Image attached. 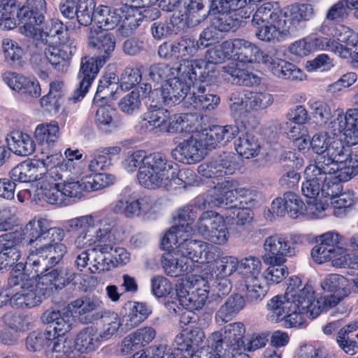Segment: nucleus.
<instances>
[{
	"instance_id": "46",
	"label": "nucleus",
	"mask_w": 358,
	"mask_h": 358,
	"mask_svg": "<svg viewBox=\"0 0 358 358\" xmlns=\"http://www.w3.org/2000/svg\"><path fill=\"white\" fill-rule=\"evenodd\" d=\"M177 301L182 307L189 310H201L206 303L208 294L187 289L184 283L176 285Z\"/></svg>"
},
{
	"instance_id": "38",
	"label": "nucleus",
	"mask_w": 358,
	"mask_h": 358,
	"mask_svg": "<svg viewBox=\"0 0 358 358\" xmlns=\"http://www.w3.org/2000/svg\"><path fill=\"white\" fill-rule=\"evenodd\" d=\"M343 150L344 157L337 159L331 169L337 171L341 181H348L358 174V151L352 152L349 146L345 145Z\"/></svg>"
},
{
	"instance_id": "41",
	"label": "nucleus",
	"mask_w": 358,
	"mask_h": 358,
	"mask_svg": "<svg viewBox=\"0 0 358 358\" xmlns=\"http://www.w3.org/2000/svg\"><path fill=\"white\" fill-rule=\"evenodd\" d=\"M103 343V341L99 334V327L94 325L80 330L75 338L76 349L81 353L95 352Z\"/></svg>"
},
{
	"instance_id": "5",
	"label": "nucleus",
	"mask_w": 358,
	"mask_h": 358,
	"mask_svg": "<svg viewBox=\"0 0 358 358\" xmlns=\"http://www.w3.org/2000/svg\"><path fill=\"white\" fill-rule=\"evenodd\" d=\"M312 296L311 288L303 287L299 278L290 277L285 294L267 301V320L275 323L281 322L285 328L303 326L307 318H316L310 307Z\"/></svg>"
},
{
	"instance_id": "44",
	"label": "nucleus",
	"mask_w": 358,
	"mask_h": 358,
	"mask_svg": "<svg viewBox=\"0 0 358 358\" xmlns=\"http://www.w3.org/2000/svg\"><path fill=\"white\" fill-rule=\"evenodd\" d=\"M221 76L227 82L239 85L252 86L261 80L257 75L238 68L237 64L234 62L222 66Z\"/></svg>"
},
{
	"instance_id": "52",
	"label": "nucleus",
	"mask_w": 358,
	"mask_h": 358,
	"mask_svg": "<svg viewBox=\"0 0 358 358\" xmlns=\"http://www.w3.org/2000/svg\"><path fill=\"white\" fill-rule=\"evenodd\" d=\"M141 0H122L120 11L124 16L123 28L134 29L139 26L142 20Z\"/></svg>"
},
{
	"instance_id": "12",
	"label": "nucleus",
	"mask_w": 358,
	"mask_h": 358,
	"mask_svg": "<svg viewBox=\"0 0 358 358\" xmlns=\"http://www.w3.org/2000/svg\"><path fill=\"white\" fill-rule=\"evenodd\" d=\"M349 280L344 276L338 274L331 273L327 275L320 282V287L324 292L331 293L329 296L321 295L317 296L315 289L313 285L306 284L303 287H309L313 291V299L311 306L313 313L316 317L321 313L327 311L337 306L341 301L350 294L348 289Z\"/></svg>"
},
{
	"instance_id": "39",
	"label": "nucleus",
	"mask_w": 358,
	"mask_h": 358,
	"mask_svg": "<svg viewBox=\"0 0 358 358\" xmlns=\"http://www.w3.org/2000/svg\"><path fill=\"white\" fill-rule=\"evenodd\" d=\"M234 57L240 62L251 63L255 61L263 64L267 52L261 50L255 44L241 38H234Z\"/></svg>"
},
{
	"instance_id": "53",
	"label": "nucleus",
	"mask_w": 358,
	"mask_h": 358,
	"mask_svg": "<svg viewBox=\"0 0 358 358\" xmlns=\"http://www.w3.org/2000/svg\"><path fill=\"white\" fill-rule=\"evenodd\" d=\"M216 14L212 19L213 27L220 31L236 30L241 24L242 19L246 18L241 13H230L229 11H212Z\"/></svg>"
},
{
	"instance_id": "54",
	"label": "nucleus",
	"mask_w": 358,
	"mask_h": 358,
	"mask_svg": "<svg viewBox=\"0 0 358 358\" xmlns=\"http://www.w3.org/2000/svg\"><path fill=\"white\" fill-rule=\"evenodd\" d=\"M215 253L217 250L213 246ZM217 254L214 259L215 263L209 266L210 277L213 278H227L232 275L238 268L239 261L234 256H224L216 259ZM212 262V261L210 262Z\"/></svg>"
},
{
	"instance_id": "63",
	"label": "nucleus",
	"mask_w": 358,
	"mask_h": 358,
	"mask_svg": "<svg viewBox=\"0 0 358 358\" xmlns=\"http://www.w3.org/2000/svg\"><path fill=\"white\" fill-rule=\"evenodd\" d=\"M34 135L39 144L50 145L59 138V125L55 122L40 124L36 127Z\"/></svg>"
},
{
	"instance_id": "36",
	"label": "nucleus",
	"mask_w": 358,
	"mask_h": 358,
	"mask_svg": "<svg viewBox=\"0 0 358 358\" xmlns=\"http://www.w3.org/2000/svg\"><path fill=\"white\" fill-rule=\"evenodd\" d=\"M203 3L198 0H182V10L177 13L185 28L195 27L207 17L210 11L203 10Z\"/></svg>"
},
{
	"instance_id": "16",
	"label": "nucleus",
	"mask_w": 358,
	"mask_h": 358,
	"mask_svg": "<svg viewBox=\"0 0 358 358\" xmlns=\"http://www.w3.org/2000/svg\"><path fill=\"white\" fill-rule=\"evenodd\" d=\"M24 239L30 245L43 242L48 244L61 243L65 236L64 230L53 226V221L47 217H37L30 220L23 230Z\"/></svg>"
},
{
	"instance_id": "14",
	"label": "nucleus",
	"mask_w": 358,
	"mask_h": 358,
	"mask_svg": "<svg viewBox=\"0 0 358 358\" xmlns=\"http://www.w3.org/2000/svg\"><path fill=\"white\" fill-rule=\"evenodd\" d=\"M213 199L206 200L210 206L234 209L239 205H250L256 199L257 193L250 189L236 187L233 181L225 180L218 182L213 189Z\"/></svg>"
},
{
	"instance_id": "22",
	"label": "nucleus",
	"mask_w": 358,
	"mask_h": 358,
	"mask_svg": "<svg viewBox=\"0 0 358 358\" xmlns=\"http://www.w3.org/2000/svg\"><path fill=\"white\" fill-rule=\"evenodd\" d=\"M343 147L342 141L334 139L327 132L314 134L310 141L312 151L321 155L314 162H320L323 167L328 169L334 166L337 159L344 157Z\"/></svg>"
},
{
	"instance_id": "8",
	"label": "nucleus",
	"mask_w": 358,
	"mask_h": 358,
	"mask_svg": "<svg viewBox=\"0 0 358 358\" xmlns=\"http://www.w3.org/2000/svg\"><path fill=\"white\" fill-rule=\"evenodd\" d=\"M176 41L180 62L173 66L165 64L152 65V74L159 78L167 75L177 74L180 71L182 73H187L189 79L196 78V69H200V60L192 59V58L197 57L200 50L196 40L189 36H185Z\"/></svg>"
},
{
	"instance_id": "43",
	"label": "nucleus",
	"mask_w": 358,
	"mask_h": 358,
	"mask_svg": "<svg viewBox=\"0 0 358 358\" xmlns=\"http://www.w3.org/2000/svg\"><path fill=\"white\" fill-rule=\"evenodd\" d=\"M122 325L127 330L134 329L145 321L152 313V308L145 303L130 301L125 305Z\"/></svg>"
},
{
	"instance_id": "30",
	"label": "nucleus",
	"mask_w": 358,
	"mask_h": 358,
	"mask_svg": "<svg viewBox=\"0 0 358 358\" xmlns=\"http://www.w3.org/2000/svg\"><path fill=\"white\" fill-rule=\"evenodd\" d=\"M44 323L51 324L50 329L48 331L54 333L56 338H62L65 344L68 346L66 355L70 353L72 350L71 341L65 337V334L69 332L72 326V317L70 313H61L52 310H47L44 312L41 317Z\"/></svg>"
},
{
	"instance_id": "23",
	"label": "nucleus",
	"mask_w": 358,
	"mask_h": 358,
	"mask_svg": "<svg viewBox=\"0 0 358 358\" xmlns=\"http://www.w3.org/2000/svg\"><path fill=\"white\" fill-rule=\"evenodd\" d=\"M66 252L67 247L62 243L45 244L29 255L25 265L28 268L32 266V271L41 275L47 266L57 264Z\"/></svg>"
},
{
	"instance_id": "35",
	"label": "nucleus",
	"mask_w": 358,
	"mask_h": 358,
	"mask_svg": "<svg viewBox=\"0 0 358 358\" xmlns=\"http://www.w3.org/2000/svg\"><path fill=\"white\" fill-rule=\"evenodd\" d=\"M71 306L78 320L83 324H89L96 320L95 313H92L99 309L103 306V301L97 296H84L72 301Z\"/></svg>"
},
{
	"instance_id": "1",
	"label": "nucleus",
	"mask_w": 358,
	"mask_h": 358,
	"mask_svg": "<svg viewBox=\"0 0 358 358\" xmlns=\"http://www.w3.org/2000/svg\"><path fill=\"white\" fill-rule=\"evenodd\" d=\"M69 230L77 229L78 234L75 245L78 249L93 246L94 256L91 262V273L108 271L113 261L106 255L113 252V258L119 265H127L131 260L130 252L123 247L115 246L124 238L123 227L113 229L108 220L98 213H93L69 219Z\"/></svg>"
},
{
	"instance_id": "13",
	"label": "nucleus",
	"mask_w": 358,
	"mask_h": 358,
	"mask_svg": "<svg viewBox=\"0 0 358 358\" xmlns=\"http://www.w3.org/2000/svg\"><path fill=\"white\" fill-rule=\"evenodd\" d=\"M320 31L329 38H324L325 51L334 52L340 57L350 56V49L358 44V34L350 27L338 24L324 22Z\"/></svg>"
},
{
	"instance_id": "26",
	"label": "nucleus",
	"mask_w": 358,
	"mask_h": 358,
	"mask_svg": "<svg viewBox=\"0 0 358 358\" xmlns=\"http://www.w3.org/2000/svg\"><path fill=\"white\" fill-rule=\"evenodd\" d=\"M21 239L22 233L20 231L6 233L0 236L1 271H8L19 263L17 262L21 259V251L19 248Z\"/></svg>"
},
{
	"instance_id": "62",
	"label": "nucleus",
	"mask_w": 358,
	"mask_h": 358,
	"mask_svg": "<svg viewBox=\"0 0 358 358\" xmlns=\"http://www.w3.org/2000/svg\"><path fill=\"white\" fill-rule=\"evenodd\" d=\"M244 287L245 299L250 303H257L262 301L268 291V286L263 278L245 280Z\"/></svg>"
},
{
	"instance_id": "48",
	"label": "nucleus",
	"mask_w": 358,
	"mask_h": 358,
	"mask_svg": "<svg viewBox=\"0 0 358 358\" xmlns=\"http://www.w3.org/2000/svg\"><path fill=\"white\" fill-rule=\"evenodd\" d=\"M245 305V298L238 294H232L225 301L215 313V320L218 325L231 321Z\"/></svg>"
},
{
	"instance_id": "17",
	"label": "nucleus",
	"mask_w": 358,
	"mask_h": 358,
	"mask_svg": "<svg viewBox=\"0 0 358 358\" xmlns=\"http://www.w3.org/2000/svg\"><path fill=\"white\" fill-rule=\"evenodd\" d=\"M263 261L265 264H285L297 252L296 238L286 234H273L264 241Z\"/></svg>"
},
{
	"instance_id": "61",
	"label": "nucleus",
	"mask_w": 358,
	"mask_h": 358,
	"mask_svg": "<svg viewBox=\"0 0 358 358\" xmlns=\"http://www.w3.org/2000/svg\"><path fill=\"white\" fill-rule=\"evenodd\" d=\"M113 176L110 174H94L88 175L78 180L80 185V192L96 191L113 183Z\"/></svg>"
},
{
	"instance_id": "9",
	"label": "nucleus",
	"mask_w": 358,
	"mask_h": 358,
	"mask_svg": "<svg viewBox=\"0 0 358 358\" xmlns=\"http://www.w3.org/2000/svg\"><path fill=\"white\" fill-rule=\"evenodd\" d=\"M215 258L213 248L211 250H173L164 253L161 257V265L164 273L171 277H180L192 273L195 263H210Z\"/></svg>"
},
{
	"instance_id": "18",
	"label": "nucleus",
	"mask_w": 358,
	"mask_h": 358,
	"mask_svg": "<svg viewBox=\"0 0 358 358\" xmlns=\"http://www.w3.org/2000/svg\"><path fill=\"white\" fill-rule=\"evenodd\" d=\"M192 229L187 226L174 224L164 234L162 239V246L167 252L173 250H211L213 245L208 243L191 238Z\"/></svg>"
},
{
	"instance_id": "57",
	"label": "nucleus",
	"mask_w": 358,
	"mask_h": 358,
	"mask_svg": "<svg viewBox=\"0 0 358 358\" xmlns=\"http://www.w3.org/2000/svg\"><path fill=\"white\" fill-rule=\"evenodd\" d=\"M178 14L171 16L169 22H155L151 27L153 37L157 40L171 34H176L185 29L184 22L179 20Z\"/></svg>"
},
{
	"instance_id": "33",
	"label": "nucleus",
	"mask_w": 358,
	"mask_h": 358,
	"mask_svg": "<svg viewBox=\"0 0 358 358\" xmlns=\"http://www.w3.org/2000/svg\"><path fill=\"white\" fill-rule=\"evenodd\" d=\"M124 16L120 11V6L117 8H110L106 6H99L95 10L94 21L97 24L96 29L101 30L113 29L120 24L121 33L124 35H129L133 29L123 28V20Z\"/></svg>"
},
{
	"instance_id": "24",
	"label": "nucleus",
	"mask_w": 358,
	"mask_h": 358,
	"mask_svg": "<svg viewBox=\"0 0 358 358\" xmlns=\"http://www.w3.org/2000/svg\"><path fill=\"white\" fill-rule=\"evenodd\" d=\"M60 160L59 155L50 156L48 154L41 159L27 161L29 182L36 181L41 187L60 178L62 174L55 167L59 164Z\"/></svg>"
},
{
	"instance_id": "40",
	"label": "nucleus",
	"mask_w": 358,
	"mask_h": 358,
	"mask_svg": "<svg viewBox=\"0 0 358 358\" xmlns=\"http://www.w3.org/2000/svg\"><path fill=\"white\" fill-rule=\"evenodd\" d=\"M206 136L210 149L218 145H224L234 139L238 134L236 125L219 126L213 125L209 128L201 129Z\"/></svg>"
},
{
	"instance_id": "25",
	"label": "nucleus",
	"mask_w": 358,
	"mask_h": 358,
	"mask_svg": "<svg viewBox=\"0 0 358 358\" xmlns=\"http://www.w3.org/2000/svg\"><path fill=\"white\" fill-rule=\"evenodd\" d=\"M328 129L334 135L342 134L344 141L348 145L358 143V108H348L344 114L339 113L331 120Z\"/></svg>"
},
{
	"instance_id": "34",
	"label": "nucleus",
	"mask_w": 358,
	"mask_h": 358,
	"mask_svg": "<svg viewBox=\"0 0 358 358\" xmlns=\"http://www.w3.org/2000/svg\"><path fill=\"white\" fill-rule=\"evenodd\" d=\"M122 148L119 145L101 147L94 150L88 161V169L95 174H101V171L108 170L112 165L111 159L119 155Z\"/></svg>"
},
{
	"instance_id": "27",
	"label": "nucleus",
	"mask_w": 358,
	"mask_h": 358,
	"mask_svg": "<svg viewBox=\"0 0 358 358\" xmlns=\"http://www.w3.org/2000/svg\"><path fill=\"white\" fill-rule=\"evenodd\" d=\"M320 162H313L304 170V181L301 185L302 194L310 199H315L320 194L321 184L327 179L331 169L323 167Z\"/></svg>"
},
{
	"instance_id": "60",
	"label": "nucleus",
	"mask_w": 358,
	"mask_h": 358,
	"mask_svg": "<svg viewBox=\"0 0 358 358\" xmlns=\"http://www.w3.org/2000/svg\"><path fill=\"white\" fill-rule=\"evenodd\" d=\"M64 155L66 157V159H64L61 152H52L49 154L50 156L59 155L60 156V162L58 166H55L57 167V171L59 173V170H64L65 171V174H63L64 176H70L71 175H79L81 173L80 169L78 166V162H74V159H80L82 157V154L79 152L78 150H72L71 149H66L65 150Z\"/></svg>"
},
{
	"instance_id": "28",
	"label": "nucleus",
	"mask_w": 358,
	"mask_h": 358,
	"mask_svg": "<svg viewBox=\"0 0 358 358\" xmlns=\"http://www.w3.org/2000/svg\"><path fill=\"white\" fill-rule=\"evenodd\" d=\"M162 106H149L136 127L138 132L141 134L150 131L166 133L170 112L163 108Z\"/></svg>"
},
{
	"instance_id": "42",
	"label": "nucleus",
	"mask_w": 358,
	"mask_h": 358,
	"mask_svg": "<svg viewBox=\"0 0 358 358\" xmlns=\"http://www.w3.org/2000/svg\"><path fill=\"white\" fill-rule=\"evenodd\" d=\"M166 133H189L192 134L200 129V118L196 113H169Z\"/></svg>"
},
{
	"instance_id": "29",
	"label": "nucleus",
	"mask_w": 358,
	"mask_h": 358,
	"mask_svg": "<svg viewBox=\"0 0 358 358\" xmlns=\"http://www.w3.org/2000/svg\"><path fill=\"white\" fill-rule=\"evenodd\" d=\"M263 64L268 71L278 78L301 81L306 78L303 70L273 54H267Z\"/></svg>"
},
{
	"instance_id": "2",
	"label": "nucleus",
	"mask_w": 358,
	"mask_h": 358,
	"mask_svg": "<svg viewBox=\"0 0 358 358\" xmlns=\"http://www.w3.org/2000/svg\"><path fill=\"white\" fill-rule=\"evenodd\" d=\"M245 328L241 322L230 323L210 334L205 345L195 350L205 338L199 327L185 329L176 336L174 355L180 358H250L243 352Z\"/></svg>"
},
{
	"instance_id": "20",
	"label": "nucleus",
	"mask_w": 358,
	"mask_h": 358,
	"mask_svg": "<svg viewBox=\"0 0 358 358\" xmlns=\"http://www.w3.org/2000/svg\"><path fill=\"white\" fill-rule=\"evenodd\" d=\"M26 348L34 352L43 351L48 358H62L66 355L68 346L62 338H56L54 333L35 330L30 332L26 338Z\"/></svg>"
},
{
	"instance_id": "11",
	"label": "nucleus",
	"mask_w": 358,
	"mask_h": 358,
	"mask_svg": "<svg viewBox=\"0 0 358 358\" xmlns=\"http://www.w3.org/2000/svg\"><path fill=\"white\" fill-rule=\"evenodd\" d=\"M77 51V43L70 35L64 38L59 36L58 45H47L44 48L45 58L38 59V55H33L31 60L38 76L45 78L48 73L45 69L47 61L57 71L66 73L69 66V61Z\"/></svg>"
},
{
	"instance_id": "58",
	"label": "nucleus",
	"mask_w": 358,
	"mask_h": 358,
	"mask_svg": "<svg viewBox=\"0 0 358 358\" xmlns=\"http://www.w3.org/2000/svg\"><path fill=\"white\" fill-rule=\"evenodd\" d=\"M235 148L241 156L249 159L258 155L260 145L257 138L251 133L245 132L241 133L235 141Z\"/></svg>"
},
{
	"instance_id": "4",
	"label": "nucleus",
	"mask_w": 358,
	"mask_h": 358,
	"mask_svg": "<svg viewBox=\"0 0 358 358\" xmlns=\"http://www.w3.org/2000/svg\"><path fill=\"white\" fill-rule=\"evenodd\" d=\"M314 15V6L310 3L296 2L280 9L277 2L268 1L254 13L252 26L258 39L275 43L297 32Z\"/></svg>"
},
{
	"instance_id": "45",
	"label": "nucleus",
	"mask_w": 358,
	"mask_h": 358,
	"mask_svg": "<svg viewBox=\"0 0 358 358\" xmlns=\"http://www.w3.org/2000/svg\"><path fill=\"white\" fill-rule=\"evenodd\" d=\"M95 318L101 319L99 323L93 324L99 327V334L103 342L110 340L117 334L122 322L119 315L110 310L98 311L95 313Z\"/></svg>"
},
{
	"instance_id": "19",
	"label": "nucleus",
	"mask_w": 358,
	"mask_h": 358,
	"mask_svg": "<svg viewBox=\"0 0 358 358\" xmlns=\"http://www.w3.org/2000/svg\"><path fill=\"white\" fill-rule=\"evenodd\" d=\"M210 150L202 129H196L190 136L172 150L171 156L179 162L192 164L201 161Z\"/></svg>"
},
{
	"instance_id": "10",
	"label": "nucleus",
	"mask_w": 358,
	"mask_h": 358,
	"mask_svg": "<svg viewBox=\"0 0 358 358\" xmlns=\"http://www.w3.org/2000/svg\"><path fill=\"white\" fill-rule=\"evenodd\" d=\"M149 76L153 82H166L161 87L153 90L151 97L155 101V106H172L180 103L187 96L194 80L189 79L187 73H182L180 71L177 74L157 78L152 74V66L149 69Z\"/></svg>"
},
{
	"instance_id": "37",
	"label": "nucleus",
	"mask_w": 358,
	"mask_h": 358,
	"mask_svg": "<svg viewBox=\"0 0 358 358\" xmlns=\"http://www.w3.org/2000/svg\"><path fill=\"white\" fill-rule=\"evenodd\" d=\"M95 124L99 132L103 134H113L123 126L117 112L110 106H104L97 110Z\"/></svg>"
},
{
	"instance_id": "32",
	"label": "nucleus",
	"mask_w": 358,
	"mask_h": 358,
	"mask_svg": "<svg viewBox=\"0 0 358 358\" xmlns=\"http://www.w3.org/2000/svg\"><path fill=\"white\" fill-rule=\"evenodd\" d=\"M2 80L12 90L34 98L41 96V87L34 77H27L16 72L6 71L2 74Z\"/></svg>"
},
{
	"instance_id": "31",
	"label": "nucleus",
	"mask_w": 358,
	"mask_h": 358,
	"mask_svg": "<svg viewBox=\"0 0 358 358\" xmlns=\"http://www.w3.org/2000/svg\"><path fill=\"white\" fill-rule=\"evenodd\" d=\"M235 156L231 153H224L208 163H203L197 168L198 173L206 178H219L231 175L235 171Z\"/></svg>"
},
{
	"instance_id": "64",
	"label": "nucleus",
	"mask_w": 358,
	"mask_h": 358,
	"mask_svg": "<svg viewBox=\"0 0 358 358\" xmlns=\"http://www.w3.org/2000/svg\"><path fill=\"white\" fill-rule=\"evenodd\" d=\"M238 268L240 273L245 280L263 278L262 274V264L261 260L255 256H248L243 258Z\"/></svg>"
},
{
	"instance_id": "51",
	"label": "nucleus",
	"mask_w": 358,
	"mask_h": 358,
	"mask_svg": "<svg viewBox=\"0 0 358 358\" xmlns=\"http://www.w3.org/2000/svg\"><path fill=\"white\" fill-rule=\"evenodd\" d=\"M358 202L357 193L351 189L341 192L331 201V213L336 217H345L352 208Z\"/></svg>"
},
{
	"instance_id": "6",
	"label": "nucleus",
	"mask_w": 358,
	"mask_h": 358,
	"mask_svg": "<svg viewBox=\"0 0 358 358\" xmlns=\"http://www.w3.org/2000/svg\"><path fill=\"white\" fill-rule=\"evenodd\" d=\"M88 42L90 46L97 49L101 57H85L82 59L78 73V78L80 79L79 87L75 90L70 99L73 102H76L85 96L92 81L99 73V69L106 63L115 47L113 36L106 31L99 29H90Z\"/></svg>"
},
{
	"instance_id": "3",
	"label": "nucleus",
	"mask_w": 358,
	"mask_h": 358,
	"mask_svg": "<svg viewBox=\"0 0 358 358\" xmlns=\"http://www.w3.org/2000/svg\"><path fill=\"white\" fill-rule=\"evenodd\" d=\"M29 271L27 266L20 262L10 272L8 285L20 286V289L10 299L12 307L31 308L38 306L47 296L70 283L77 284L83 276L68 268L53 269L41 275L34 271Z\"/></svg>"
},
{
	"instance_id": "47",
	"label": "nucleus",
	"mask_w": 358,
	"mask_h": 358,
	"mask_svg": "<svg viewBox=\"0 0 358 358\" xmlns=\"http://www.w3.org/2000/svg\"><path fill=\"white\" fill-rule=\"evenodd\" d=\"M192 93L187 98V103L195 109H215L220 103V99L216 94H207L204 85H193Z\"/></svg>"
},
{
	"instance_id": "55",
	"label": "nucleus",
	"mask_w": 358,
	"mask_h": 358,
	"mask_svg": "<svg viewBox=\"0 0 358 358\" xmlns=\"http://www.w3.org/2000/svg\"><path fill=\"white\" fill-rule=\"evenodd\" d=\"M59 173L65 174L64 170H59ZM60 178L55 179V181L50 182L48 185H42L40 187L38 195H41L42 199L47 203L51 205L56 206H67V201H65L62 191L59 186V181L62 180L64 178H67L62 175Z\"/></svg>"
},
{
	"instance_id": "15",
	"label": "nucleus",
	"mask_w": 358,
	"mask_h": 358,
	"mask_svg": "<svg viewBox=\"0 0 358 358\" xmlns=\"http://www.w3.org/2000/svg\"><path fill=\"white\" fill-rule=\"evenodd\" d=\"M156 203L149 196L137 197L131 188L126 187L120 194V198L111 204L112 210L116 214L134 218L141 215L150 217L156 213Z\"/></svg>"
},
{
	"instance_id": "49",
	"label": "nucleus",
	"mask_w": 358,
	"mask_h": 358,
	"mask_svg": "<svg viewBox=\"0 0 358 358\" xmlns=\"http://www.w3.org/2000/svg\"><path fill=\"white\" fill-rule=\"evenodd\" d=\"M324 37L307 36L292 43L289 46L290 54L303 57L316 50H325Z\"/></svg>"
},
{
	"instance_id": "50",
	"label": "nucleus",
	"mask_w": 358,
	"mask_h": 358,
	"mask_svg": "<svg viewBox=\"0 0 358 358\" xmlns=\"http://www.w3.org/2000/svg\"><path fill=\"white\" fill-rule=\"evenodd\" d=\"M7 141L10 150L17 155H30L36 149L32 138L29 134L18 131H12L7 138Z\"/></svg>"
},
{
	"instance_id": "56",
	"label": "nucleus",
	"mask_w": 358,
	"mask_h": 358,
	"mask_svg": "<svg viewBox=\"0 0 358 358\" xmlns=\"http://www.w3.org/2000/svg\"><path fill=\"white\" fill-rule=\"evenodd\" d=\"M234 57V39L227 40L211 48L205 54V59L208 63L215 64L224 62L225 60Z\"/></svg>"
},
{
	"instance_id": "21",
	"label": "nucleus",
	"mask_w": 358,
	"mask_h": 358,
	"mask_svg": "<svg viewBox=\"0 0 358 358\" xmlns=\"http://www.w3.org/2000/svg\"><path fill=\"white\" fill-rule=\"evenodd\" d=\"M46 2L45 0H25L19 4L16 16L24 25L20 28L21 33L26 36L41 34L39 26L45 20Z\"/></svg>"
},
{
	"instance_id": "59",
	"label": "nucleus",
	"mask_w": 358,
	"mask_h": 358,
	"mask_svg": "<svg viewBox=\"0 0 358 358\" xmlns=\"http://www.w3.org/2000/svg\"><path fill=\"white\" fill-rule=\"evenodd\" d=\"M63 87L64 83L60 80L50 83L48 94L43 96L40 100L41 106L50 112H58L61 106Z\"/></svg>"
},
{
	"instance_id": "7",
	"label": "nucleus",
	"mask_w": 358,
	"mask_h": 358,
	"mask_svg": "<svg viewBox=\"0 0 358 358\" xmlns=\"http://www.w3.org/2000/svg\"><path fill=\"white\" fill-rule=\"evenodd\" d=\"M137 179L142 187L150 189L167 188L172 183L183 184L178 165L159 152L148 155L145 163L138 169Z\"/></svg>"
}]
</instances>
